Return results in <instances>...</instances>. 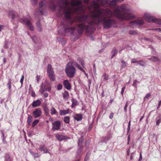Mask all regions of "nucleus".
Segmentation results:
<instances>
[{
	"label": "nucleus",
	"instance_id": "nucleus-46",
	"mask_svg": "<svg viewBox=\"0 0 161 161\" xmlns=\"http://www.w3.org/2000/svg\"><path fill=\"white\" fill-rule=\"evenodd\" d=\"M121 62L122 64L121 65V67L122 68H124L126 66V63L125 61L123 60H122L121 61Z\"/></svg>",
	"mask_w": 161,
	"mask_h": 161
},
{
	"label": "nucleus",
	"instance_id": "nucleus-6",
	"mask_svg": "<svg viewBox=\"0 0 161 161\" xmlns=\"http://www.w3.org/2000/svg\"><path fill=\"white\" fill-rule=\"evenodd\" d=\"M102 20L101 22H102L103 28L105 29L110 28L113 24H115L116 23L114 20L110 19V18L107 19L106 17L102 18Z\"/></svg>",
	"mask_w": 161,
	"mask_h": 161
},
{
	"label": "nucleus",
	"instance_id": "nucleus-63",
	"mask_svg": "<svg viewBox=\"0 0 161 161\" xmlns=\"http://www.w3.org/2000/svg\"><path fill=\"white\" fill-rule=\"evenodd\" d=\"M134 155V153H131V155L130 157V159L131 160H132L133 159Z\"/></svg>",
	"mask_w": 161,
	"mask_h": 161
},
{
	"label": "nucleus",
	"instance_id": "nucleus-64",
	"mask_svg": "<svg viewBox=\"0 0 161 161\" xmlns=\"http://www.w3.org/2000/svg\"><path fill=\"white\" fill-rule=\"evenodd\" d=\"M78 63L75 62V61H74L72 63V64L73 66H76L77 64H78Z\"/></svg>",
	"mask_w": 161,
	"mask_h": 161
},
{
	"label": "nucleus",
	"instance_id": "nucleus-60",
	"mask_svg": "<svg viewBox=\"0 0 161 161\" xmlns=\"http://www.w3.org/2000/svg\"><path fill=\"white\" fill-rule=\"evenodd\" d=\"M76 67L80 70H82V68L80 67V66L79 64H77Z\"/></svg>",
	"mask_w": 161,
	"mask_h": 161
},
{
	"label": "nucleus",
	"instance_id": "nucleus-33",
	"mask_svg": "<svg viewBox=\"0 0 161 161\" xmlns=\"http://www.w3.org/2000/svg\"><path fill=\"white\" fill-rule=\"evenodd\" d=\"M43 109L46 114L47 115H48L49 114V109L48 107L46 106H45L43 107Z\"/></svg>",
	"mask_w": 161,
	"mask_h": 161
},
{
	"label": "nucleus",
	"instance_id": "nucleus-59",
	"mask_svg": "<svg viewBox=\"0 0 161 161\" xmlns=\"http://www.w3.org/2000/svg\"><path fill=\"white\" fill-rule=\"evenodd\" d=\"M33 5H36L37 3V0H31Z\"/></svg>",
	"mask_w": 161,
	"mask_h": 161
},
{
	"label": "nucleus",
	"instance_id": "nucleus-7",
	"mask_svg": "<svg viewBox=\"0 0 161 161\" xmlns=\"http://www.w3.org/2000/svg\"><path fill=\"white\" fill-rule=\"evenodd\" d=\"M144 17L146 21L148 22H152L161 25V19H157L150 14H144Z\"/></svg>",
	"mask_w": 161,
	"mask_h": 161
},
{
	"label": "nucleus",
	"instance_id": "nucleus-2",
	"mask_svg": "<svg viewBox=\"0 0 161 161\" xmlns=\"http://www.w3.org/2000/svg\"><path fill=\"white\" fill-rule=\"evenodd\" d=\"M114 15L122 20H131L135 18V16L130 10L126 8L125 4H122L114 10Z\"/></svg>",
	"mask_w": 161,
	"mask_h": 161
},
{
	"label": "nucleus",
	"instance_id": "nucleus-12",
	"mask_svg": "<svg viewBox=\"0 0 161 161\" xmlns=\"http://www.w3.org/2000/svg\"><path fill=\"white\" fill-rule=\"evenodd\" d=\"M32 115L35 118H38L41 116L42 115V111L41 109L38 108L36 109L32 112Z\"/></svg>",
	"mask_w": 161,
	"mask_h": 161
},
{
	"label": "nucleus",
	"instance_id": "nucleus-20",
	"mask_svg": "<svg viewBox=\"0 0 161 161\" xmlns=\"http://www.w3.org/2000/svg\"><path fill=\"white\" fill-rule=\"evenodd\" d=\"M41 103V102L39 99L34 101L32 103V106L33 107H36L39 106Z\"/></svg>",
	"mask_w": 161,
	"mask_h": 161
},
{
	"label": "nucleus",
	"instance_id": "nucleus-22",
	"mask_svg": "<svg viewBox=\"0 0 161 161\" xmlns=\"http://www.w3.org/2000/svg\"><path fill=\"white\" fill-rule=\"evenodd\" d=\"M135 23L137 25H142L144 23V22L141 20H135L130 22V23Z\"/></svg>",
	"mask_w": 161,
	"mask_h": 161
},
{
	"label": "nucleus",
	"instance_id": "nucleus-43",
	"mask_svg": "<svg viewBox=\"0 0 161 161\" xmlns=\"http://www.w3.org/2000/svg\"><path fill=\"white\" fill-rule=\"evenodd\" d=\"M50 111L51 114L52 115L55 114L57 112L56 109L53 107H52V108L51 109Z\"/></svg>",
	"mask_w": 161,
	"mask_h": 161
},
{
	"label": "nucleus",
	"instance_id": "nucleus-25",
	"mask_svg": "<svg viewBox=\"0 0 161 161\" xmlns=\"http://www.w3.org/2000/svg\"><path fill=\"white\" fill-rule=\"evenodd\" d=\"M56 137L57 140L60 141H61L65 139V136L63 135L57 134L56 135Z\"/></svg>",
	"mask_w": 161,
	"mask_h": 161
},
{
	"label": "nucleus",
	"instance_id": "nucleus-14",
	"mask_svg": "<svg viewBox=\"0 0 161 161\" xmlns=\"http://www.w3.org/2000/svg\"><path fill=\"white\" fill-rule=\"evenodd\" d=\"M101 6L107 7L109 5V0H97Z\"/></svg>",
	"mask_w": 161,
	"mask_h": 161
},
{
	"label": "nucleus",
	"instance_id": "nucleus-15",
	"mask_svg": "<svg viewBox=\"0 0 161 161\" xmlns=\"http://www.w3.org/2000/svg\"><path fill=\"white\" fill-rule=\"evenodd\" d=\"M64 31L67 33H70L74 35V33L75 31V28L74 27L64 28Z\"/></svg>",
	"mask_w": 161,
	"mask_h": 161
},
{
	"label": "nucleus",
	"instance_id": "nucleus-10",
	"mask_svg": "<svg viewBox=\"0 0 161 161\" xmlns=\"http://www.w3.org/2000/svg\"><path fill=\"white\" fill-rule=\"evenodd\" d=\"M20 22L23 24H25L31 31H33L34 28L30 20L27 18L20 19Z\"/></svg>",
	"mask_w": 161,
	"mask_h": 161
},
{
	"label": "nucleus",
	"instance_id": "nucleus-21",
	"mask_svg": "<svg viewBox=\"0 0 161 161\" xmlns=\"http://www.w3.org/2000/svg\"><path fill=\"white\" fill-rule=\"evenodd\" d=\"M92 4L94 8L97 9L96 11H97L98 9H100L99 4L95 1L93 0L92 1ZM96 12L97 11H96Z\"/></svg>",
	"mask_w": 161,
	"mask_h": 161
},
{
	"label": "nucleus",
	"instance_id": "nucleus-39",
	"mask_svg": "<svg viewBox=\"0 0 161 161\" xmlns=\"http://www.w3.org/2000/svg\"><path fill=\"white\" fill-rule=\"evenodd\" d=\"M138 64L142 66H145L146 65V63L142 60L139 61Z\"/></svg>",
	"mask_w": 161,
	"mask_h": 161
},
{
	"label": "nucleus",
	"instance_id": "nucleus-42",
	"mask_svg": "<svg viewBox=\"0 0 161 161\" xmlns=\"http://www.w3.org/2000/svg\"><path fill=\"white\" fill-rule=\"evenodd\" d=\"M129 34L131 35H137V32L134 30H130L129 31Z\"/></svg>",
	"mask_w": 161,
	"mask_h": 161
},
{
	"label": "nucleus",
	"instance_id": "nucleus-26",
	"mask_svg": "<svg viewBox=\"0 0 161 161\" xmlns=\"http://www.w3.org/2000/svg\"><path fill=\"white\" fill-rule=\"evenodd\" d=\"M148 59L153 62H155L159 61V58L158 57L154 56H152L150 58H148Z\"/></svg>",
	"mask_w": 161,
	"mask_h": 161
},
{
	"label": "nucleus",
	"instance_id": "nucleus-50",
	"mask_svg": "<svg viewBox=\"0 0 161 161\" xmlns=\"http://www.w3.org/2000/svg\"><path fill=\"white\" fill-rule=\"evenodd\" d=\"M8 42L6 40L5 42V43L4 44V47L6 49H7L8 48Z\"/></svg>",
	"mask_w": 161,
	"mask_h": 161
},
{
	"label": "nucleus",
	"instance_id": "nucleus-19",
	"mask_svg": "<svg viewBox=\"0 0 161 161\" xmlns=\"http://www.w3.org/2000/svg\"><path fill=\"white\" fill-rule=\"evenodd\" d=\"M74 118L77 121H80L83 118L82 114H76L74 116Z\"/></svg>",
	"mask_w": 161,
	"mask_h": 161
},
{
	"label": "nucleus",
	"instance_id": "nucleus-17",
	"mask_svg": "<svg viewBox=\"0 0 161 161\" xmlns=\"http://www.w3.org/2000/svg\"><path fill=\"white\" fill-rule=\"evenodd\" d=\"M82 1L81 0H78L77 1H73L71 2L72 5L75 7L80 6L82 4Z\"/></svg>",
	"mask_w": 161,
	"mask_h": 161
},
{
	"label": "nucleus",
	"instance_id": "nucleus-48",
	"mask_svg": "<svg viewBox=\"0 0 161 161\" xmlns=\"http://www.w3.org/2000/svg\"><path fill=\"white\" fill-rule=\"evenodd\" d=\"M103 77L104 80H107L108 79V75L106 74H104Z\"/></svg>",
	"mask_w": 161,
	"mask_h": 161
},
{
	"label": "nucleus",
	"instance_id": "nucleus-18",
	"mask_svg": "<svg viewBox=\"0 0 161 161\" xmlns=\"http://www.w3.org/2000/svg\"><path fill=\"white\" fill-rule=\"evenodd\" d=\"M39 149L41 151H43L44 153H50L48 151L47 147H46L45 145L40 146Z\"/></svg>",
	"mask_w": 161,
	"mask_h": 161
},
{
	"label": "nucleus",
	"instance_id": "nucleus-47",
	"mask_svg": "<svg viewBox=\"0 0 161 161\" xmlns=\"http://www.w3.org/2000/svg\"><path fill=\"white\" fill-rule=\"evenodd\" d=\"M138 62L139 61L137 60L136 59V58H132L131 59V62L132 63H137V64H138Z\"/></svg>",
	"mask_w": 161,
	"mask_h": 161
},
{
	"label": "nucleus",
	"instance_id": "nucleus-5",
	"mask_svg": "<svg viewBox=\"0 0 161 161\" xmlns=\"http://www.w3.org/2000/svg\"><path fill=\"white\" fill-rule=\"evenodd\" d=\"M65 71L68 77L72 78L75 76L76 69L72 64H70L69 63L66 65Z\"/></svg>",
	"mask_w": 161,
	"mask_h": 161
},
{
	"label": "nucleus",
	"instance_id": "nucleus-54",
	"mask_svg": "<svg viewBox=\"0 0 161 161\" xmlns=\"http://www.w3.org/2000/svg\"><path fill=\"white\" fill-rule=\"evenodd\" d=\"M128 106V103L127 102L126 103V104L125 105V106L124 107V110L125 112L126 113L127 112V108Z\"/></svg>",
	"mask_w": 161,
	"mask_h": 161
},
{
	"label": "nucleus",
	"instance_id": "nucleus-29",
	"mask_svg": "<svg viewBox=\"0 0 161 161\" xmlns=\"http://www.w3.org/2000/svg\"><path fill=\"white\" fill-rule=\"evenodd\" d=\"M79 148L77 150L76 152V156L78 157L80 154L81 153L82 150V145L79 146Z\"/></svg>",
	"mask_w": 161,
	"mask_h": 161
},
{
	"label": "nucleus",
	"instance_id": "nucleus-11",
	"mask_svg": "<svg viewBox=\"0 0 161 161\" xmlns=\"http://www.w3.org/2000/svg\"><path fill=\"white\" fill-rule=\"evenodd\" d=\"M51 90V87L49 84L44 85V86L42 85L41 86L39 91L41 94H42L45 91H47L48 92H50Z\"/></svg>",
	"mask_w": 161,
	"mask_h": 161
},
{
	"label": "nucleus",
	"instance_id": "nucleus-4",
	"mask_svg": "<svg viewBox=\"0 0 161 161\" xmlns=\"http://www.w3.org/2000/svg\"><path fill=\"white\" fill-rule=\"evenodd\" d=\"M114 15V11L113 12L109 8L106 9L101 8L98 9L96 13L93 15V17L97 19L98 22H101L102 20V18L104 17L111 18Z\"/></svg>",
	"mask_w": 161,
	"mask_h": 161
},
{
	"label": "nucleus",
	"instance_id": "nucleus-58",
	"mask_svg": "<svg viewBox=\"0 0 161 161\" xmlns=\"http://www.w3.org/2000/svg\"><path fill=\"white\" fill-rule=\"evenodd\" d=\"M93 72L94 74L96 73V68L95 64H93Z\"/></svg>",
	"mask_w": 161,
	"mask_h": 161
},
{
	"label": "nucleus",
	"instance_id": "nucleus-28",
	"mask_svg": "<svg viewBox=\"0 0 161 161\" xmlns=\"http://www.w3.org/2000/svg\"><path fill=\"white\" fill-rule=\"evenodd\" d=\"M77 61L81 64L83 67L84 68V62L83 59L79 57L77 58Z\"/></svg>",
	"mask_w": 161,
	"mask_h": 161
},
{
	"label": "nucleus",
	"instance_id": "nucleus-30",
	"mask_svg": "<svg viewBox=\"0 0 161 161\" xmlns=\"http://www.w3.org/2000/svg\"><path fill=\"white\" fill-rule=\"evenodd\" d=\"M112 138V136L110 135H108L103 138L102 142H103L106 143V141L110 140Z\"/></svg>",
	"mask_w": 161,
	"mask_h": 161
},
{
	"label": "nucleus",
	"instance_id": "nucleus-51",
	"mask_svg": "<svg viewBox=\"0 0 161 161\" xmlns=\"http://www.w3.org/2000/svg\"><path fill=\"white\" fill-rule=\"evenodd\" d=\"M90 156V154H89L88 153H87L86 155V156L85 157L84 161H86L87 160H88L89 159V157Z\"/></svg>",
	"mask_w": 161,
	"mask_h": 161
},
{
	"label": "nucleus",
	"instance_id": "nucleus-32",
	"mask_svg": "<svg viewBox=\"0 0 161 161\" xmlns=\"http://www.w3.org/2000/svg\"><path fill=\"white\" fill-rule=\"evenodd\" d=\"M32 117L31 115H28L27 122L29 125H31V123L32 121Z\"/></svg>",
	"mask_w": 161,
	"mask_h": 161
},
{
	"label": "nucleus",
	"instance_id": "nucleus-31",
	"mask_svg": "<svg viewBox=\"0 0 161 161\" xmlns=\"http://www.w3.org/2000/svg\"><path fill=\"white\" fill-rule=\"evenodd\" d=\"M116 0H112L110 2H109V5L110 6H114L116 4Z\"/></svg>",
	"mask_w": 161,
	"mask_h": 161
},
{
	"label": "nucleus",
	"instance_id": "nucleus-34",
	"mask_svg": "<svg viewBox=\"0 0 161 161\" xmlns=\"http://www.w3.org/2000/svg\"><path fill=\"white\" fill-rule=\"evenodd\" d=\"M4 158H5V161H11L10 156L8 153H5V154Z\"/></svg>",
	"mask_w": 161,
	"mask_h": 161
},
{
	"label": "nucleus",
	"instance_id": "nucleus-36",
	"mask_svg": "<svg viewBox=\"0 0 161 161\" xmlns=\"http://www.w3.org/2000/svg\"><path fill=\"white\" fill-rule=\"evenodd\" d=\"M31 155L35 158H37L39 157L40 155L37 153H34L30 152Z\"/></svg>",
	"mask_w": 161,
	"mask_h": 161
},
{
	"label": "nucleus",
	"instance_id": "nucleus-52",
	"mask_svg": "<svg viewBox=\"0 0 161 161\" xmlns=\"http://www.w3.org/2000/svg\"><path fill=\"white\" fill-rule=\"evenodd\" d=\"M83 142L82 139L81 138L80 139L78 140V147H79V146L82 145L81 143L82 142Z\"/></svg>",
	"mask_w": 161,
	"mask_h": 161
},
{
	"label": "nucleus",
	"instance_id": "nucleus-61",
	"mask_svg": "<svg viewBox=\"0 0 161 161\" xmlns=\"http://www.w3.org/2000/svg\"><path fill=\"white\" fill-rule=\"evenodd\" d=\"M76 67L80 70H82V68L80 67V66L79 64H77Z\"/></svg>",
	"mask_w": 161,
	"mask_h": 161
},
{
	"label": "nucleus",
	"instance_id": "nucleus-35",
	"mask_svg": "<svg viewBox=\"0 0 161 161\" xmlns=\"http://www.w3.org/2000/svg\"><path fill=\"white\" fill-rule=\"evenodd\" d=\"M46 1L45 0H42L39 3V6L40 8H42L45 4Z\"/></svg>",
	"mask_w": 161,
	"mask_h": 161
},
{
	"label": "nucleus",
	"instance_id": "nucleus-56",
	"mask_svg": "<svg viewBox=\"0 0 161 161\" xmlns=\"http://www.w3.org/2000/svg\"><path fill=\"white\" fill-rule=\"evenodd\" d=\"M151 95L150 93H147L146 95L144 98L148 99L149 98V97L151 96Z\"/></svg>",
	"mask_w": 161,
	"mask_h": 161
},
{
	"label": "nucleus",
	"instance_id": "nucleus-27",
	"mask_svg": "<svg viewBox=\"0 0 161 161\" xmlns=\"http://www.w3.org/2000/svg\"><path fill=\"white\" fill-rule=\"evenodd\" d=\"M63 98L65 99H68L69 97V93L68 92L65 91L64 93L62 94Z\"/></svg>",
	"mask_w": 161,
	"mask_h": 161
},
{
	"label": "nucleus",
	"instance_id": "nucleus-62",
	"mask_svg": "<svg viewBox=\"0 0 161 161\" xmlns=\"http://www.w3.org/2000/svg\"><path fill=\"white\" fill-rule=\"evenodd\" d=\"M152 30H155L159 32L161 31V28H154L152 29Z\"/></svg>",
	"mask_w": 161,
	"mask_h": 161
},
{
	"label": "nucleus",
	"instance_id": "nucleus-1",
	"mask_svg": "<svg viewBox=\"0 0 161 161\" xmlns=\"http://www.w3.org/2000/svg\"><path fill=\"white\" fill-rule=\"evenodd\" d=\"M57 2L59 8L58 10L57 15L59 17H62L64 14L66 19V22H67L70 25H72L74 22L71 15L74 13H77L80 8L78 7L76 8H73L71 9L69 6V2L65 0H50V7L51 9L53 11H55L56 5L55 2Z\"/></svg>",
	"mask_w": 161,
	"mask_h": 161
},
{
	"label": "nucleus",
	"instance_id": "nucleus-3",
	"mask_svg": "<svg viewBox=\"0 0 161 161\" xmlns=\"http://www.w3.org/2000/svg\"><path fill=\"white\" fill-rule=\"evenodd\" d=\"M89 16L86 14H84L79 16L77 18V20L81 23L77 24L76 25L77 32L80 36L83 33V30H85L86 32L90 34H92L94 31V29L91 26L85 24L83 22H86L90 23L88 20Z\"/></svg>",
	"mask_w": 161,
	"mask_h": 161
},
{
	"label": "nucleus",
	"instance_id": "nucleus-55",
	"mask_svg": "<svg viewBox=\"0 0 161 161\" xmlns=\"http://www.w3.org/2000/svg\"><path fill=\"white\" fill-rule=\"evenodd\" d=\"M24 76L23 75L22 76V77L21 78L20 80V82L21 83V86L23 85V81H24Z\"/></svg>",
	"mask_w": 161,
	"mask_h": 161
},
{
	"label": "nucleus",
	"instance_id": "nucleus-57",
	"mask_svg": "<svg viewBox=\"0 0 161 161\" xmlns=\"http://www.w3.org/2000/svg\"><path fill=\"white\" fill-rule=\"evenodd\" d=\"M125 86L123 87L122 88L121 92V94L123 95V94L124 92L125 91Z\"/></svg>",
	"mask_w": 161,
	"mask_h": 161
},
{
	"label": "nucleus",
	"instance_id": "nucleus-24",
	"mask_svg": "<svg viewBox=\"0 0 161 161\" xmlns=\"http://www.w3.org/2000/svg\"><path fill=\"white\" fill-rule=\"evenodd\" d=\"M118 50L115 47L113 48L112 51L111 52L112 56L111 58H113L117 54L118 52Z\"/></svg>",
	"mask_w": 161,
	"mask_h": 161
},
{
	"label": "nucleus",
	"instance_id": "nucleus-53",
	"mask_svg": "<svg viewBox=\"0 0 161 161\" xmlns=\"http://www.w3.org/2000/svg\"><path fill=\"white\" fill-rule=\"evenodd\" d=\"M137 82V80H135L133 82V83L132 84V86L135 87V88H136L137 87L136 85V83Z\"/></svg>",
	"mask_w": 161,
	"mask_h": 161
},
{
	"label": "nucleus",
	"instance_id": "nucleus-41",
	"mask_svg": "<svg viewBox=\"0 0 161 161\" xmlns=\"http://www.w3.org/2000/svg\"><path fill=\"white\" fill-rule=\"evenodd\" d=\"M157 118L158 119L156 122V125H158L159 124L161 123V116L159 115Z\"/></svg>",
	"mask_w": 161,
	"mask_h": 161
},
{
	"label": "nucleus",
	"instance_id": "nucleus-40",
	"mask_svg": "<svg viewBox=\"0 0 161 161\" xmlns=\"http://www.w3.org/2000/svg\"><path fill=\"white\" fill-rule=\"evenodd\" d=\"M70 119L69 117L66 116L64 117V121L66 124H69V123Z\"/></svg>",
	"mask_w": 161,
	"mask_h": 161
},
{
	"label": "nucleus",
	"instance_id": "nucleus-23",
	"mask_svg": "<svg viewBox=\"0 0 161 161\" xmlns=\"http://www.w3.org/2000/svg\"><path fill=\"white\" fill-rule=\"evenodd\" d=\"M69 110L68 109L67 110H60L59 111L60 115H64L69 113Z\"/></svg>",
	"mask_w": 161,
	"mask_h": 161
},
{
	"label": "nucleus",
	"instance_id": "nucleus-13",
	"mask_svg": "<svg viewBox=\"0 0 161 161\" xmlns=\"http://www.w3.org/2000/svg\"><path fill=\"white\" fill-rule=\"evenodd\" d=\"M53 127L52 130H58L60 128L61 123L59 121H56L52 123Z\"/></svg>",
	"mask_w": 161,
	"mask_h": 161
},
{
	"label": "nucleus",
	"instance_id": "nucleus-44",
	"mask_svg": "<svg viewBox=\"0 0 161 161\" xmlns=\"http://www.w3.org/2000/svg\"><path fill=\"white\" fill-rule=\"evenodd\" d=\"M39 120L38 119H36L34 121L32 124V126L34 127L39 122Z\"/></svg>",
	"mask_w": 161,
	"mask_h": 161
},
{
	"label": "nucleus",
	"instance_id": "nucleus-49",
	"mask_svg": "<svg viewBox=\"0 0 161 161\" xmlns=\"http://www.w3.org/2000/svg\"><path fill=\"white\" fill-rule=\"evenodd\" d=\"M36 25H37V27L39 29V31H41V26H40L41 25L40 23V21L39 20L37 21V22Z\"/></svg>",
	"mask_w": 161,
	"mask_h": 161
},
{
	"label": "nucleus",
	"instance_id": "nucleus-38",
	"mask_svg": "<svg viewBox=\"0 0 161 161\" xmlns=\"http://www.w3.org/2000/svg\"><path fill=\"white\" fill-rule=\"evenodd\" d=\"M31 38L32 40L33 41L34 43L35 44H36L37 42L38 41V38L36 36H33L31 37Z\"/></svg>",
	"mask_w": 161,
	"mask_h": 161
},
{
	"label": "nucleus",
	"instance_id": "nucleus-9",
	"mask_svg": "<svg viewBox=\"0 0 161 161\" xmlns=\"http://www.w3.org/2000/svg\"><path fill=\"white\" fill-rule=\"evenodd\" d=\"M47 72L50 80L52 81H54L55 80V75L52 66L50 64L47 65Z\"/></svg>",
	"mask_w": 161,
	"mask_h": 161
},
{
	"label": "nucleus",
	"instance_id": "nucleus-8",
	"mask_svg": "<svg viewBox=\"0 0 161 161\" xmlns=\"http://www.w3.org/2000/svg\"><path fill=\"white\" fill-rule=\"evenodd\" d=\"M8 16L11 18V21L13 23H14L16 20L17 21L20 22V19H24L19 18L18 14L14 10L10 11L8 13Z\"/></svg>",
	"mask_w": 161,
	"mask_h": 161
},
{
	"label": "nucleus",
	"instance_id": "nucleus-37",
	"mask_svg": "<svg viewBox=\"0 0 161 161\" xmlns=\"http://www.w3.org/2000/svg\"><path fill=\"white\" fill-rule=\"evenodd\" d=\"M11 78H9L8 80V83L7 84V86L8 87L9 90V92L11 91Z\"/></svg>",
	"mask_w": 161,
	"mask_h": 161
},
{
	"label": "nucleus",
	"instance_id": "nucleus-45",
	"mask_svg": "<svg viewBox=\"0 0 161 161\" xmlns=\"http://www.w3.org/2000/svg\"><path fill=\"white\" fill-rule=\"evenodd\" d=\"M63 85L61 83H59L57 86V89L58 90H60L62 89Z\"/></svg>",
	"mask_w": 161,
	"mask_h": 161
},
{
	"label": "nucleus",
	"instance_id": "nucleus-16",
	"mask_svg": "<svg viewBox=\"0 0 161 161\" xmlns=\"http://www.w3.org/2000/svg\"><path fill=\"white\" fill-rule=\"evenodd\" d=\"M63 84L67 90H69L71 88V85L68 80H65L63 81Z\"/></svg>",
	"mask_w": 161,
	"mask_h": 161
}]
</instances>
